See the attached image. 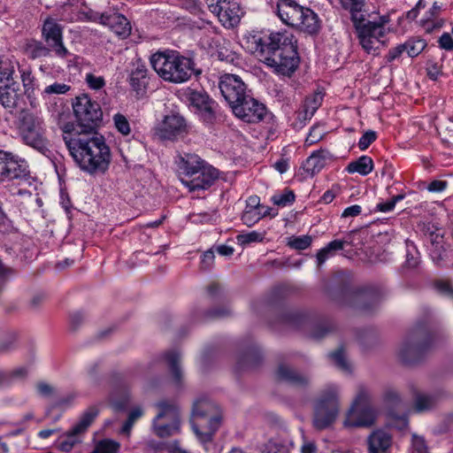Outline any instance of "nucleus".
Instances as JSON below:
<instances>
[{"label": "nucleus", "instance_id": "680f3d73", "mask_svg": "<svg viewBox=\"0 0 453 453\" xmlns=\"http://www.w3.org/2000/svg\"><path fill=\"white\" fill-rule=\"evenodd\" d=\"M215 258L214 252L211 250L205 251L202 256L201 268L208 270L213 264Z\"/></svg>", "mask_w": 453, "mask_h": 453}, {"label": "nucleus", "instance_id": "3c124183", "mask_svg": "<svg viewBox=\"0 0 453 453\" xmlns=\"http://www.w3.org/2000/svg\"><path fill=\"white\" fill-rule=\"evenodd\" d=\"M435 288L441 294L453 299V285L446 280H439L434 284Z\"/></svg>", "mask_w": 453, "mask_h": 453}, {"label": "nucleus", "instance_id": "603ef678", "mask_svg": "<svg viewBox=\"0 0 453 453\" xmlns=\"http://www.w3.org/2000/svg\"><path fill=\"white\" fill-rule=\"evenodd\" d=\"M377 138L376 132L372 130L366 131L359 139L358 147L361 150H365Z\"/></svg>", "mask_w": 453, "mask_h": 453}, {"label": "nucleus", "instance_id": "de8ad7c7", "mask_svg": "<svg viewBox=\"0 0 453 453\" xmlns=\"http://www.w3.org/2000/svg\"><path fill=\"white\" fill-rule=\"evenodd\" d=\"M114 124L119 132L124 135L130 133V125L127 119L122 114H115L113 117Z\"/></svg>", "mask_w": 453, "mask_h": 453}, {"label": "nucleus", "instance_id": "a19ab883", "mask_svg": "<svg viewBox=\"0 0 453 453\" xmlns=\"http://www.w3.org/2000/svg\"><path fill=\"white\" fill-rule=\"evenodd\" d=\"M79 434H73V429L71 428L65 437L59 441L58 449L63 452H69L73 449V448L81 442L79 439Z\"/></svg>", "mask_w": 453, "mask_h": 453}, {"label": "nucleus", "instance_id": "e433bc0d", "mask_svg": "<svg viewBox=\"0 0 453 453\" xmlns=\"http://www.w3.org/2000/svg\"><path fill=\"white\" fill-rule=\"evenodd\" d=\"M323 96L321 93H316L306 98L303 104V110L299 113V118L311 119L315 111L321 105Z\"/></svg>", "mask_w": 453, "mask_h": 453}, {"label": "nucleus", "instance_id": "f704fd0d", "mask_svg": "<svg viewBox=\"0 0 453 453\" xmlns=\"http://www.w3.org/2000/svg\"><path fill=\"white\" fill-rule=\"evenodd\" d=\"M293 443L282 438H272L265 445L264 453H291Z\"/></svg>", "mask_w": 453, "mask_h": 453}, {"label": "nucleus", "instance_id": "8fccbe9b", "mask_svg": "<svg viewBox=\"0 0 453 453\" xmlns=\"http://www.w3.org/2000/svg\"><path fill=\"white\" fill-rule=\"evenodd\" d=\"M242 220L248 226L255 225L260 220L259 211L245 209L242 215Z\"/></svg>", "mask_w": 453, "mask_h": 453}, {"label": "nucleus", "instance_id": "5fc2aeb1", "mask_svg": "<svg viewBox=\"0 0 453 453\" xmlns=\"http://www.w3.org/2000/svg\"><path fill=\"white\" fill-rule=\"evenodd\" d=\"M404 198V195H397L393 196L389 201L380 203L377 204V209L381 212H388L392 211L395 203Z\"/></svg>", "mask_w": 453, "mask_h": 453}, {"label": "nucleus", "instance_id": "2f4dec72", "mask_svg": "<svg viewBox=\"0 0 453 453\" xmlns=\"http://www.w3.org/2000/svg\"><path fill=\"white\" fill-rule=\"evenodd\" d=\"M165 359L168 364L174 382L180 385L183 379V372L180 367V354L178 351L171 350L165 354Z\"/></svg>", "mask_w": 453, "mask_h": 453}, {"label": "nucleus", "instance_id": "58836bf2", "mask_svg": "<svg viewBox=\"0 0 453 453\" xmlns=\"http://www.w3.org/2000/svg\"><path fill=\"white\" fill-rule=\"evenodd\" d=\"M329 357L341 371L346 373L351 372V365L348 361L344 349L342 347L339 348L334 352H331L329 354Z\"/></svg>", "mask_w": 453, "mask_h": 453}, {"label": "nucleus", "instance_id": "f03ea898", "mask_svg": "<svg viewBox=\"0 0 453 453\" xmlns=\"http://www.w3.org/2000/svg\"><path fill=\"white\" fill-rule=\"evenodd\" d=\"M254 53L265 65L281 75H291L298 66L296 41L287 32L272 33L268 36L251 38Z\"/></svg>", "mask_w": 453, "mask_h": 453}, {"label": "nucleus", "instance_id": "ea45409f", "mask_svg": "<svg viewBox=\"0 0 453 453\" xmlns=\"http://www.w3.org/2000/svg\"><path fill=\"white\" fill-rule=\"evenodd\" d=\"M120 444L111 439L99 441L90 453H118Z\"/></svg>", "mask_w": 453, "mask_h": 453}, {"label": "nucleus", "instance_id": "6e6552de", "mask_svg": "<svg viewBox=\"0 0 453 453\" xmlns=\"http://www.w3.org/2000/svg\"><path fill=\"white\" fill-rule=\"evenodd\" d=\"M73 109L77 123L66 122L63 125H73L78 133L96 132V129L103 119V111L96 101L82 94L75 97Z\"/></svg>", "mask_w": 453, "mask_h": 453}, {"label": "nucleus", "instance_id": "a18cd8bd", "mask_svg": "<svg viewBox=\"0 0 453 453\" xmlns=\"http://www.w3.org/2000/svg\"><path fill=\"white\" fill-rule=\"evenodd\" d=\"M434 398L426 395H419L415 400V410L418 412L425 411L434 406Z\"/></svg>", "mask_w": 453, "mask_h": 453}, {"label": "nucleus", "instance_id": "774afa93", "mask_svg": "<svg viewBox=\"0 0 453 453\" xmlns=\"http://www.w3.org/2000/svg\"><path fill=\"white\" fill-rule=\"evenodd\" d=\"M447 188V181L445 180H433L427 187L430 192H441Z\"/></svg>", "mask_w": 453, "mask_h": 453}, {"label": "nucleus", "instance_id": "4be33fe9", "mask_svg": "<svg viewBox=\"0 0 453 453\" xmlns=\"http://www.w3.org/2000/svg\"><path fill=\"white\" fill-rule=\"evenodd\" d=\"M104 26L109 27L118 36L126 38L130 35L131 26L124 15L117 12H107V15L104 17Z\"/></svg>", "mask_w": 453, "mask_h": 453}, {"label": "nucleus", "instance_id": "c85d7f7f", "mask_svg": "<svg viewBox=\"0 0 453 453\" xmlns=\"http://www.w3.org/2000/svg\"><path fill=\"white\" fill-rule=\"evenodd\" d=\"M430 256L434 262L440 265H445L449 259V253L443 247V237L440 234H435V237L431 240Z\"/></svg>", "mask_w": 453, "mask_h": 453}, {"label": "nucleus", "instance_id": "5701e85b", "mask_svg": "<svg viewBox=\"0 0 453 453\" xmlns=\"http://www.w3.org/2000/svg\"><path fill=\"white\" fill-rule=\"evenodd\" d=\"M154 406L157 409V414L153 420H180L179 406L174 401L163 399L157 402Z\"/></svg>", "mask_w": 453, "mask_h": 453}, {"label": "nucleus", "instance_id": "cd10ccee", "mask_svg": "<svg viewBox=\"0 0 453 453\" xmlns=\"http://www.w3.org/2000/svg\"><path fill=\"white\" fill-rule=\"evenodd\" d=\"M152 430L160 438H166L180 432V420H152Z\"/></svg>", "mask_w": 453, "mask_h": 453}, {"label": "nucleus", "instance_id": "a878e982", "mask_svg": "<svg viewBox=\"0 0 453 453\" xmlns=\"http://www.w3.org/2000/svg\"><path fill=\"white\" fill-rule=\"evenodd\" d=\"M209 165L205 164L203 160H202L196 154H185L180 157V178L191 176L196 171H198L202 168H206Z\"/></svg>", "mask_w": 453, "mask_h": 453}, {"label": "nucleus", "instance_id": "c756f323", "mask_svg": "<svg viewBox=\"0 0 453 453\" xmlns=\"http://www.w3.org/2000/svg\"><path fill=\"white\" fill-rule=\"evenodd\" d=\"M345 296L349 299L348 301L349 304L364 311L370 308L368 302L372 301V303H375V298L367 291L349 290L345 293Z\"/></svg>", "mask_w": 453, "mask_h": 453}, {"label": "nucleus", "instance_id": "39448f33", "mask_svg": "<svg viewBox=\"0 0 453 453\" xmlns=\"http://www.w3.org/2000/svg\"><path fill=\"white\" fill-rule=\"evenodd\" d=\"M221 416L217 406L205 399L194 403L191 416V426L202 442L211 441L214 433L219 427Z\"/></svg>", "mask_w": 453, "mask_h": 453}, {"label": "nucleus", "instance_id": "ddd939ff", "mask_svg": "<svg viewBox=\"0 0 453 453\" xmlns=\"http://www.w3.org/2000/svg\"><path fill=\"white\" fill-rule=\"evenodd\" d=\"M30 172L27 162L10 152L0 150V182L27 181Z\"/></svg>", "mask_w": 453, "mask_h": 453}, {"label": "nucleus", "instance_id": "4c0bfd02", "mask_svg": "<svg viewBox=\"0 0 453 453\" xmlns=\"http://www.w3.org/2000/svg\"><path fill=\"white\" fill-rule=\"evenodd\" d=\"M342 7L349 12L351 15V20L352 22H355V20L361 19L363 17V14L361 12H363L365 5V0H339Z\"/></svg>", "mask_w": 453, "mask_h": 453}, {"label": "nucleus", "instance_id": "f3484780", "mask_svg": "<svg viewBox=\"0 0 453 453\" xmlns=\"http://www.w3.org/2000/svg\"><path fill=\"white\" fill-rule=\"evenodd\" d=\"M155 135L160 140L174 141L187 134V125L179 114L166 115L155 127Z\"/></svg>", "mask_w": 453, "mask_h": 453}, {"label": "nucleus", "instance_id": "c03bdc74", "mask_svg": "<svg viewBox=\"0 0 453 453\" xmlns=\"http://www.w3.org/2000/svg\"><path fill=\"white\" fill-rule=\"evenodd\" d=\"M311 242L312 238L310 235H303L291 238L288 244L295 250H303L307 249L311 244Z\"/></svg>", "mask_w": 453, "mask_h": 453}, {"label": "nucleus", "instance_id": "f8f14e48", "mask_svg": "<svg viewBox=\"0 0 453 453\" xmlns=\"http://www.w3.org/2000/svg\"><path fill=\"white\" fill-rule=\"evenodd\" d=\"M429 348L428 341L423 330L417 329L410 333L398 348L399 360L407 365L420 361Z\"/></svg>", "mask_w": 453, "mask_h": 453}, {"label": "nucleus", "instance_id": "49530a36", "mask_svg": "<svg viewBox=\"0 0 453 453\" xmlns=\"http://www.w3.org/2000/svg\"><path fill=\"white\" fill-rule=\"evenodd\" d=\"M295 201V194L291 190H285L282 194L273 196V202L279 206H286Z\"/></svg>", "mask_w": 453, "mask_h": 453}, {"label": "nucleus", "instance_id": "bb28decb", "mask_svg": "<svg viewBox=\"0 0 453 453\" xmlns=\"http://www.w3.org/2000/svg\"><path fill=\"white\" fill-rule=\"evenodd\" d=\"M277 377L280 380L285 381L296 387H305L309 384V378L303 375L291 367L281 365L277 370Z\"/></svg>", "mask_w": 453, "mask_h": 453}, {"label": "nucleus", "instance_id": "aec40b11", "mask_svg": "<svg viewBox=\"0 0 453 453\" xmlns=\"http://www.w3.org/2000/svg\"><path fill=\"white\" fill-rule=\"evenodd\" d=\"M149 81L150 77L146 65L140 59H137L133 63L128 82L138 97H142L145 95Z\"/></svg>", "mask_w": 453, "mask_h": 453}, {"label": "nucleus", "instance_id": "37998d69", "mask_svg": "<svg viewBox=\"0 0 453 453\" xmlns=\"http://www.w3.org/2000/svg\"><path fill=\"white\" fill-rule=\"evenodd\" d=\"M143 415V410L142 407H134L128 414L127 419L122 426V433L129 434L134 424Z\"/></svg>", "mask_w": 453, "mask_h": 453}, {"label": "nucleus", "instance_id": "9d476101", "mask_svg": "<svg viewBox=\"0 0 453 453\" xmlns=\"http://www.w3.org/2000/svg\"><path fill=\"white\" fill-rule=\"evenodd\" d=\"M18 62L0 57V104L4 108H14L19 99V83L14 80Z\"/></svg>", "mask_w": 453, "mask_h": 453}, {"label": "nucleus", "instance_id": "0eeeda50", "mask_svg": "<svg viewBox=\"0 0 453 453\" xmlns=\"http://www.w3.org/2000/svg\"><path fill=\"white\" fill-rule=\"evenodd\" d=\"M390 19L388 15L380 17L378 21L365 20L364 18L353 22L362 48L368 54H379L380 48L385 45L383 38L387 34L386 25Z\"/></svg>", "mask_w": 453, "mask_h": 453}, {"label": "nucleus", "instance_id": "338daca9", "mask_svg": "<svg viewBox=\"0 0 453 453\" xmlns=\"http://www.w3.org/2000/svg\"><path fill=\"white\" fill-rule=\"evenodd\" d=\"M84 321V315L81 312L75 311L70 315V324L72 329L75 330Z\"/></svg>", "mask_w": 453, "mask_h": 453}, {"label": "nucleus", "instance_id": "69168bd1", "mask_svg": "<svg viewBox=\"0 0 453 453\" xmlns=\"http://www.w3.org/2000/svg\"><path fill=\"white\" fill-rule=\"evenodd\" d=\"M403 51H406L405 50L404 43L403 44H400V45L391 49L388 51V56H387L388 61V62L394 61L395 58L400 57Z\"/></svg>", "mask_w": 453, "mask_h": 453}, {"label": "nucleus", "instance_id": "c9c22d12", "mask_svg": "<svg viewBox=\"0 0 453 453\" xmlns=\"http://www.w3.org/2000/svg\"><path fill=\"white\" fill-rule=\"evenodd\" d=\"M189 101L191 104L198 110L212 114V104L214 102L210 100L209 96L205 93L201 91H192L189 95Z\"/></svg>", "mask_w": 453, "mask_h": 453}, {"label": "nucleus", "instance_id": "0e129e2a", "mask_svg": "<svg viewBox=\"0 0 453 453\" xmlns=\"http://www.w3.org/2000/svg\"><path fill=\"white\" fill-rule=\"evenodd\" d=\"M323 134L321 132L319 131L318 127H314L311 129L306 140L305 143L307 145H312L316 142H318L321 138Z\"/></svg>", "mask_w": 453, "mask_h": 453}, {"label": "nucleus", "instance_id": "b1692460", "mask_svg": "<svg viewBox=\"0 0 453 453\" xmlns=\"http://www.w3.org/2000/svg\"><path fill=\"white\" fill-rule=\"evenodd\" d=\"M100 413V406L93 404L88 406L79 417L77 422L73 426V433L80 435L85 434Z\"/></svg>", "mask_w": 453, "mask_h": 453}, {"label": "nucleus", "instance_id": "09e8293b", "mask_svg": "<svg viewBox=\"0 0 453 453\" xmlns=\"http://www.w3.org/2000/svg\"><path fill=\"white\" fill-rule=\"evenodd\" d=\"M70 89L71 87L67 84L55 82L51 85L47 86L42 93L44 95H64L66 94Z\"/></svg>", "mask_w": 453, "mask_h": 453}, {"label": "nucleus", "instance_id": "bf43d9fd", "mask_svg": "<svg viewBox=\"0 0 453 453\" xmlns=\"http://www.w3.org/2000/svg\"><path fill=\"white\" fill-rule=\"evenodd\" d=\"M438 44L441 49L445 50H453V38L449 33H443L438 39Z\"/></svg>", "mask_w": 453, "mask_h": 453}, {"label": "nucleus", "instance_id": "9b49d317", "mask_svg": "<svg viewBox=\"0 0 453 453\" xmlns=\"http://www.w3.org/2000/svg\"><path fill=\"white\" fill-rule=\"evenodd\" d=\"M19 131L27 145L39 151L46 149L43 120L40 117L29 111H22L19 117Z\"/></svg>", "mask_w": 453, "mask_h": 453}, {"label": "nucleus", "instance_id": "72a5a7b5", "mask_svg": "<svg viewBox=\"0 0 453 453\" xmlns=\"http://www.w3.org/2000/svg\"><path fill=\"white\" fill-rule=\"evenodd\" d=\"M373 170L372 159L368 156H361L357 160L350 162L347 166L349 173H358L365 176Z\"/></svg>", "mask_w": 453, "mask_h": 453}, {"label": "nucleus", "instance_id": "052dcab7", "mask_svg": "<svg viewBox=\"0 0 453 453\" xmlns=\"http://www.w3.org/2000/svg\"><path fill=\"white\" fill-rule=\"evenodd\" d=\"M17 336L12 334L6 339L0 342V353H5L14 349Z\"/></svg>", "mask_w": 453, "mask_h": 453}, {"label": "nucleus", "instance_id": "4d7b16f0", "mask_svg": "<svg viewBox=\"0 0 453 453\" xmlns=\"http://www.w3.org/2000/svg\"><path fill=\"white\" fill-rule=\"evenodd\" d=\"M412 449L411 453H428L427 447L422 437L412 436Z\"/></svg>", "mask_w": 453, "mask_h": 453}, {"label": "nucleus", "instance_id": "7c9ffc66", "mask_svg": "<svg viewBox=\"0 0 453 453\" xmlns=\"http://www.w3.org/2000/svg\"><path fill=\"white\" fill-rule=\"evenodd\" d=\"M24 51L29 58L37 59L49 57L51 50L42 42L31 39L27 42Z\"/></svg>", "mask_w": 453, "mask_h": 453}, {"label": "nucleus", "instance_id": "a211bd4d", "mask_svg": "<svg viewBox=\"0 0 453 453\" xmlns=\"http://www.w3.org/2000/svg\"><path fill=\"white\" fill-rule=\"evenodd\" d=\"M232 111L244 122L257 123L264 119L266 108L263 104L247 95L243 100L233 106Z\"/></svg>", "mask_w": 453, "mask_h": 453}, {"label": "nucleus", "instance_id": "6e6d98bb", "mask_svg": "<svg viewBox=\"0 0 453 453\" xmlns=\"http://www.w3.org/2000/svg\"><path fill=\"white\" fill-rule=\"evenodd\" d=\"M86 81L92 89H100L105 85L104 79L101 76H96L92 73L86 75Z\"/></svg>", "mask_w": 453, "mask_h": 453}, {"label": "nucleus", "instance_id": "79ce46f5", "mask_svg": "<svg viewBox=\"0 0 453 453\" xmlns=\"http://www.w3.org/2000/svg\"><path fill=\"white\" fill-rule=\"evenodd\" d=\"M404 46L408 56L414 58L423 51L426 46V42L422 39H413L407 41Z\"/></svg>", "mask_w": 453, "mask_h": 453}, {"label": "nucleus", "instance_id": "20e7f679", "mask_svg": "<svg viewBox=\"0 0 453 453\" xmlns=\"http://www.w3.org/2000/svg\"><path fill=\"white\" fill-rule=\"evenodd\" d=\"M276 10L280 20L288 26L309 35H315L320 29L321 21L318 14L295 0H278Z\"/></svg>", "mask_w": 453, "mask_h": 453}, {"label": "nucleus", "instance_id": "1a4fd4ad", "mask_svg": "<svg viewBox=\"0 0 453 453\" xmlns=\"http://www.w3.org/2000/svg\"><path fill=\"white\" fill-rule=\"evenodd\" d=\"M377 418L376 410L370 404V394L368 390L360 387L357 394L346 413L343 426L352 427H370L374 425Z\"/></svg>", "mask_w": 453, "mask_h": 453}, {"label": "nucleus", "instance_id": "412c9836", "mask_svg": "<svg viewBox=\"0 0 453 453\" xmlns=\"http://www.w3.org/2000/svg\"><path fill=\"white\" fill-rule=\"evenodd\" d=\"M392 444V435L383 429H376L367 437L368 453H391Z\"/></svg>", "mask_w": 453, "mask_h": 453}, {"label": "nucleus", "instance_id": "e2e57ef3", "mask_svg": "<svg viewBox=\"0 0 453 453\" xmlns=\"http://www.w3.org/2000/svg\"><path fill=\"white\" fill-rule=\"evenodd\" d=\"M165 451L168 453H189V451L180 446L179 441L166 442Z\"/></svg>", "mask_w": 453, "mask_h": 453}, {"label": "nucleus", "instance_id": "4468645a", "mask_svg": "<svg viewBox=\"0 0 453 453\" xmlns=\"http://www.w3.org/2000/svg\"><path fill=\"white\" fill-rule=\"evenodd\" d=\"M209 10L217 15L226 28L236 27L242 14L238 3L234 0H206Z\"/></svg>", "mask_w": 453, "mask_h": 453}, {"label": "nucleus", "instance_id": "7ed1b4c3", "mask_svg": "<svg viewBox=\"0 0 453 453\" xmlns=\"http://www.w3.org/2000/svg\"><path fill=\"white\" fill-rule=\"evenodd\" d=\"M150 64L159 77L175 84L186 82L193 75L197 77L202 73L192 58L177 51L156 52L150 57Z\"/></svg>", "mask_w": 453, "mask_h": 453}, {"label": "nucleus", "instance_id": "473e14b6", "mask_svg": "<svg viewBox=\"0 0 453 453\" xmlns=\"http://www.w3.org/2000/svg\"><path fill=\"white\" fill-rule=\"evenodd\" d=\"M345 241L334 240L326 247L319 250L317 253L318 266H321L329 257H333L337 251L343 250Z\"/></svg>", "mask_w": 453, "mask_h": 453}, {"label": "nucleus", "instance_id": "393cba45", "mask_svg": "<svg viewBox=\"0 0 453 453\" xmlns=\"http://www.w3.org/2000/svg\"><path fill=\"white\" fill-rule=\"evenodd\" d=\"M331 157L328 150H320L313 152L303 163V169L311 176L320 172Z\"/></svg>", "mask_w": 453, "mask_h": 453}, {"label": "nucleus", "instance_id": "423d86ee", "mask_svg": "<svg viewBox=\"0 0 453 453\" xmlns=\"http://www.w3.org/2000/svg\"><path fill=\"white\" fill-rule=\"evenodd\" d=\"M339 389L329 386L315 400L313 407V426L318 430L330 427L340 413Z\"/></svg>", "mask_w": 453, "mask_h": 453}, {"label": "nucleus", "instance_id": "13d9d810", "mask_svg": "<svg viewBox=\"0 0 453 453\" xmlns=\"http://www.w3.org/2000/svg\"><path fill=\"white\" fill-rule=\"evenodd\" d=\"M219 58L222 61L234 64L239 61V56L234 51H228L226 49L221 48L218 52Z\"/></svg>", "mask_w": 453, "mask_h": 453}, {"label": "nucleus", "instance_id": "f257e3e1", "mask_svg": "<svg viewBox=\"0 0 453 453\" xmlns=\"http://www.w3.org/2000/svg\"><path fill=\"white\" fill-rule=\"evenodd\" d=\"M63 141L79 168L90 174L104 173L111 163V151L96 132L78 133L73 125H60Z\"/></svg>", "mask_w": 453, "mask_h": 453}, {"label": "nucleus", "instance_id": "864d4df0", "mask_svg": "<svg viewBox=\"0 0 453 453\" xmlns=\"http://www.w3.org/2000/svg\"><path fill=\"white\" fill-rule=\"evenodd\" d=\"M264 239V234L256 231L248 234L238 235V241L242 244H248L255 242H261Z\"/></svg>", "mask_w": 453, "mask_h": 453}, {"label": "nucleus", "instance_id": "2eb2a0df", "mask_svg": "<svg viewBox=\"0 0 453 453\" xmlns=\"http://www.w3.org/2000/svg\"><path fill=\"white\" fill-rule=\"evenodd\" d=\"M42 38L57 57L65 58L69 55L63 42V28L55 19H45L42 27Z\"/></svg>", "mask_w": 453, "mask_h": 453}, {"label": "nucleus", "instance_id": "dca6fc26", "mask_svg": "<svg viewBox=\"0 0 453 453\" xmlns=\"http://www.w3.org/2000/svg\"><path fill=\"white\" fill-rule=\"evenodd\" d=\"M219 88L231 109L247 96L246 86L240 77L226 73L220 77Z\"/></svg>", "mask_w": 453, "mask_h": 453}, {"label": "nucleus", "instance_id": "6ab92c4d", "mask_svg": "<svg viewBox=\"0 0 453 453\" xmlns=\"http://www.w3.org/2000/svg\"><path fill=\"white\" fill-rule=\"evenodd\" d=\"M218 171L212 166L202 168L192 173L191 176L180 177V181L190 191L206 189L210 188L218 178Z\"/></svg>", "mask_w": 453, "mask_h": 453}]
</instances>
